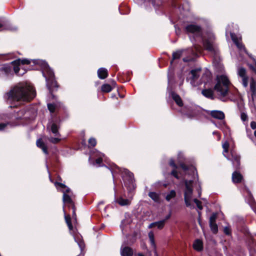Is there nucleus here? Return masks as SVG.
<instances>
[{
	"mask_svg": "<svg viewBox=\"0 0 256 256\" xmlns=\"http://www.w3.org/2000/svg\"><path fill=\"white\" fill-rule=\"evenodd\" d=\"M36 146L38 147L41 148L43 152L46 154H48V152L47 150V147L46 144L42 142L41 138L38 139L36 141Z\"/></svg>",
	"mask_w": 256,
	"mask_h": 256,
	"instance_id": "obj_24",
	"label": "nucleus"
},
{
	"mask_svg": "<svg viewBox=\"0 0 256 256\" xmlns=\"http://www.w3.org/2000/svg\"><path fill=\"white\" fill-rule=\"evenodd\" d=\"M240 118H241L242 120L244 122L248 120V116L244 112L241 113Z\"/></svg>",
	"mask_w": 256,
	"mask_h": 256,
	"instance_id": "obj_43",
	"label": "nucleus"
},
{
	"mask_svg": "<svg viewBox=\"0 0 256 256\" xmlns=\"http://www.w3.org/2000/svg\"><path fill=\"white\" fill-rule=\"evenodd\" d=\"M148 196L156 202H158L160 200L159 195L155 192H150Z\"/></svg>",
	"mask_w": 256,
	"mask_h": 256,
	"instance_id": "obj_32",
	"label": "nucleus"
},
{
	"mask_svg": "<svg viewBox=\"0 0 256 256\" xmlns=\"http://www.w3.org/2000/svg\"><path fill=\"white\" fill-rule=\"evenodd\" d=\"M56 186L57 188H61V191L62 192V190H66V188H68L66 185L62 183L56 182L54 184Z\"/></svg>",
	"mask_w": 256,
	"mask_h": 256,
	"instance_id": "obj_39",
	"label": "nucleus"
},
{
	"mask_svg": "<svg viewBox=\"0 0 256 256\" xmlns=\"http://www.w3.org/2000/svg\"><path fill=\"white\" fill-rule=\"evenodd\" d=\"M213 134H218V139L220 140V136L218 134V132H213Z\"/></svg>",
	"mask_w": 256,
	"mask_h": 256,
	"instance_id": "obj_55",
	"label": "nucleus"
},
{
	"mask_svg": "<svg viewBox=\"0 0 256 256\" xmlns=\"http://www.w3.org/2000/svg\"><path fill=\"white\" fill-rule=\"evenodd\" d=\"M171 174H172L173 176H174L176 178H178V173L176 170H173L171 172Z\"/></svg>",
	"mask_w": 256,
	"mask_h": 256,
	"instance_id": "obj_47",
	"label": "nucleus"
},
{
	"mask_svg": "<svg viewBox=\"0 0 256 256\" xmlns=\"http://www.w3.org/2000/svg\"><path fill=\"white\" fill-rule=\"evenodd\" d=\"M148 238L150 242V244L154 250V256H158L157 252L156 251V244L154 242V232L150 231L148 233Z\"/></svg>",
	"mask_w": 256,
	"mask_h": 256,
	"instance_id": "obj_20",
	"label": "nucleus"
},
{
	"mask_svg": "<svg viewBox=\"0 0 256 256\" xmlns=\"http://www.w3.org/2000/svg\"><path fill=\"white\" fill-rule=\"evenodd\" d=\"M138 256H144V255L141 253H138Z\"/></svg>",
	"mask_w": 256,
	"mask_h": 256,
	"instance_id": "obj_58",
	"label": "nucleus"
},
{
	"mask_svg": "<svg viewBox=\"0 0 256 256\" xmlns=\"http://www.w3.org/2000/svg\"><path fill=\"white\" fill-rule=\"evenodd\" d=\"M186 50H181L174 52L172 54V60L170 62V64H172L174 60L180 58L182 54L186 52Z\"/></svg>",
	"mask_w": 256,
	"mask_h": 256,
	"instance_id": "obj_27",
	"label": "nucleus"
},
{
	"mask_svg": "<svg viewBox=\"0 0 256 256\" xmlns=\"http://www.w3.org/2000/svg\"><path fill=\"white\" fill-rule=\"evenodd\" d=\"M4 29L8 30H16V28L14 26H9L8 27L4 28Z\"/></svg>",
	"mask_w": 256,
	"mask_h": 256,
	"instance_id": "obj_46",
	"label": "nucleus"
},
{
	"mask_svg": "<svg viewBox=\"0 0 256 256\" xmlns=\"http://www.w3.org/2000/svg\"><path fill=\"white\" fill-rule=\"evenodd\" d=\"M242 176L240 173L236 171L234 172L232 174V180L234 183L240 182L242 180Z\"/></svg>",
	"mask_w": 256,
	"mask_h": 256,
	"instance_id": "obj_23",
	"label": "nucleus"
},
{
	"mask_svg": "<svg viewBox=\"0 0 256 256\" xmlns=\"http://www.w3.org/2000/svg\"><path fill=\"white\" fill-rule=\"evenodd\" d=\"M170 217V214H169L168 216H166V218L164 220H166V221L167 220H168Z\"/></svg>",
	"mask_w": 256,
	"mask_h": 256,
	"instance_id": "obj_56",
	"label": "nucleus"
},
{
	"mask_svg": "<svg viewBox=\"0 0 256 256\" xmlns=\"http://www.w3.org/2000/svg\"><path fill=\"white\" fill-rule=\"evenodd\" d=\"M201 195V191L198 192V196H200Z\"/></svg>",
	"mask_w": 256,
	"mask_h": 256,
	"instance_id": "obj_59",
	"label": "nucleus"
},
{
	"mask_svg": "<svg viewBox=\"0 0 256 256\" xmlns=\"http://www.w3.org/2000/svg\"><path fill=\"white\" fill-rule=\"evenodd\" d=\"M34 64H40L42 63V67L44 69L43 72V76L45 77L46 81V86L49 89L50 92H52V88H58V84L54 79V72L49 67L47 63L44 62H40L38 60H32Z\"/></svg>",
	"mask_w": 256,
	"mask_h": 256,
	"instance_id": "obj_4",
	"label": "nucleus"
},
{
	"mask_svg": "<svg viewBox=\"0 0 256 256\" xmlns=\"http://www.w3.org/2000/svg\"><path fill=\"white\" fill-rule=\"evenodd\" d=\"M63 192V202L65 204L68 206H74V204L72 200V194L69 188H67L66 190H62Z\"/></svg>",
	"mask_w": 256,
	"mask_h": 256,
	"instance_id": "obj_12",
	"label": "nucleus"
},
{
	"mask_svg": "<svg viewBox=\"0 0 256 256\" xmlns=\"http://www.w3.org/2000/svg\"><path fill=\"white\" fill-rule=\"evenodd\" d=\"M88 142L89 144L92 146H94L96 144V140L92 138L89 139Z\"/></svg>",
	"mask_w": 256,
	"mask_h": 256,
	"instance_id": "obj_42",
	"label": "nucleus"
},
{
	"mask_svg": "<svg viewBox=\"0 0 256 256\" xmlns=\"http://www.w3.org/2000/svg\"><path fill=\"white\" fill-rule=\"evenodd\" d=\"M98 156H99V158H98L97 159H96L95 164H96L97 166H101L100 164L102 162V157H104V154L100 153L98 155Z\"/></svg>",
	"mask_w": 256,
	"mask_h": 256,
	"instance_id": "obj_35",
	"label": "nucleus"
},
{
	"mask_svg": "<svg viewBox=\"0 0 256 256\" xmlns=\"http://www.w3.org/2000/svg\"><path fill=\"white\" fill-rule=\"evenodd\" d=\"M12 75V66L4 64L0 68V78L6 79Z\"/></svg>",
	"mask_w": 256,
	"mask_h": 256,
	"instance_id": "obj_11",
	"label": "nucleus"
},
{
	"mask_svg": "<svg viewBox=\"0 0 256 256\" xmlns=\"http://www.w3.org/2000/svg\"><path fill=\"white\" fill-rule=\"evenodd\" d=\"M112 90V86L109 84H104L102 86V90L103 92H109Z\"/></svg>",
	"mask_w": 256,
	"mask_h": 256,
	"instance_id": "obj_33",
	"label": "nucleus"
},
{
	"mask_svg": "<svg viewBox=\"0 0 256 256\" xmlns=\"http://www.w3.org/2000/svg\"><path fill=\"white\" fill-rule=\"evenodd\" d=\"M202 94L206 98L214 99V92L213 90L210 88H206L202 90Z\"/></svg>",
	"mask_w": 256,
	"mask_h": 256,
	"instance_id": "obj_25",
	"label": "nucleus"
},
{
	"mask_svg": "<svg viewBox=\"0 0 256 256\" xmlns=\"http://www.w3.org/2000/svg\"><path fill=\"white\" fill-rule=\"evenodd\" d=\"M16 106V105L10 106V107H12V106L14 107V106Z\"/></svg>",
	"mask_w": 256,
	"mask_h": 256,
	"instance_id": "obj_62",
	"label": "nucleus"
},
{
	"mask_svg": "<svg viewBox=\"0 0 256 256\" xmlns=\"http://www.w3.org/2000/svg\"><path fill=\"white\" fill-rule=\"evenodd\" d=\"M170 164L174 168H176V164H175L173 160H170Z\"/></svg>",
	"mask_w": 256,
	"mask_h": 256,
	"instance_id": "obj_49",
	"label": "nucleus"
},
{
	"mask_svg": "<svg viewBox=\"0 0 256 256\" xmlns=\"http://www.w3.org/2000/svg\"><path fill=\"white\" fill-rule=\"evenodd\" d=\"M7 124H0V130H4Z\"/></svg>",
	"mask_w": 256,
	"mask_h": 256,
	"instance_id": "obj_50",
	"label": "nucleus"
},
{
	"mask_svg": "<svg viewBox=\"0 0 256 256\" xmlns=\"http://www.w3.org/2000/svg\"><path fill=\"white\" fill-rule=\"evenodd\" d=\"M75 242L78 244L81 252H83L85 248V244L81 235L76 234L74 236Z\"/></svg>",
	"mask_w": 256,
	"mask_h": 256,
	"instance_id": "obj_16",
	"label": "nucleus"
},
{
	"mask_svg": "<svg viewBox=\"0 0 256 256\" xmlns=\"http://www.w3.org/2000/svg\"><path fill=\"white\" fill-rule=\"evenodd\" d=\"M180 166L185 172L188 170V172H190L191 173H193L194 174L195 172H196V177H198V174H197V172H196V169L195 168H194L192 166L188 168L184 164H181Z\"/></svg>",
	"mask_w": 256,
	"mask_h": 256,
	"instance_id": "obj_29",
	"label": "nucleus"
},
{
	"mask_svg": "<svg viewBox=\"0 0 256 256\" xmlns=\"http://www.w3.org/2000/svg\"><path fill=\"white\" fill-rule=\"evenodd\" d=\"M122 256H132L133 254L132 250L128 246L122 247L120 249Z\"/></svg>",
	"mask_w": 256,
	"mask_h": 256,
	"instance_id": "obj_19",
	"label": "nucleus"
},
{
	"mask_svg": "<svg viewBox=\"0 0 256 256\" xmlns=\"http://www.w3.org/2000/svg\"><path fill=\"white\" fill-rule=\"evenodd\" d=\"M254 134L255 136L256 137V130L254 132Z\"/></svg>",
	"mask_w": 256,
	"mask_h": 256,
	"instance_id": "obj_61",
	"label": "nucleus"
},
{
	"mask_svg": "<svg viewBox=\"0 0 256 256\" xmlns=\"http://www.w3.org/2000/svg\"><path fill=\"white\" fill-rule=\"evenodd\" d=\"M194 48L195 49V51L193 50H190L192 52V54L194 57H196L198 56V54H200L202 51V48L200 46H198L196 44L194 45Z\"/></svg>",
	"mask_w": 256,
	"mask_h": 256,
	"instance_id": "obj_30",
	"label": "nucleus"
},
{
	"mask_svg": "<svg viewBox=\"0 0 256 256\" xmlns=\"http://www.w3.org/2000/svg\"><path fill=\"white\" fill-rule=\"evenodd\" d=\"M138 4H142L145 2H151L154 6H156L155 2L154 0H134Z\"/></svg>",
	"mask_w": 256,
	"mask_h": 256,
	"instance_id": "obj_37",
	"label": "nucleus"
},
{
	"mask_svg": "<svg viewBox=\"0 0 256 256\" xmlns=\"http://www.w3.org/2000/svg\"><path fill=\"white\" fill-rule=\"evenodd\" d=\"M52 94V96L53 98H54V96L52 94Z\"/></svg>",
	"mask_w": 256,
	"mask_h": 256,
	"instance_id": "obj_63",
	"label": "nucleus"
},
{
	"mask_svg": "<svg viewBox=\"0 0 256 256\" xmlns=\"http://www.w3.org/2000/svg\"><path fill=\"white\" fill-rule=\"evenodd\" d=\"M65 220L70 230H72V226L71 222V218L70 216L65 215Z\"/></svg>",
	"mask_w": 256,
	"mask_h": 256,
	"instance_id": "obj_36",
	"label": "nucleus"
},
{
	"mask_svg": "<svg viewBox=\"0 0 256 256\" xmlns=\"http://www.w3.org/2000/svg\"><path fill=\"white\" fill-rule=\"evenodd\" d=\"M210 229L214 233L216 234L218 231V228L216 222L210 224Z\"/></svg>",
	"mask_w": 256,
	"mask_h": 256,
	"instance_id": "obj_40",
	"label": "nucleus"
},
{
	"mask_svg": "<svg viewBox=\"0 0 256 256\" xmlns=\"http://www.w3.org/2000/svg\"><path fill=\"white\" fill-rule=\"evenodd\" d=\"M250 91L252 98L254 100V98L256 97V82L253 78L250 80Z\"/></svg>",
	"mask_w": 256,
	"mask_h": 256,
	"instance_id": "obj_18",
	"label": "nucleus"
},
{
	"mask_svg": "<svg viewBox=\"0 0 256 256\" xmlns=\"http://www.w3.org/2000/svg\"><path fill=\"white\" fill-rule=\"evenodd\" d=\"M176 196V192L174 190H171L168 193L166 196V200L169 202L171 199L174 198Z\"/></svg>",
	"mask_w": 256,
	"mask_h": 256,
	"instance_id": "obj_31",
	"label": "nucleus"
},
{
	"mask_svg": "<svg viewBox=\"0 0 256 256\" xmlns=\"http://www.w3.org/2000/svg\"><path fill=\"white\" fill-rule=\"evenodd\" d=\"M60 102H56V103L48 104V108L50 112L51 113H53L58 109V107H60Z\"/></svg>",
	"mask_w": 256,
	"mask_h": 256,
	"instance_id": "obj_26",
	"label": "nucleus"
},
{
	"mask_svg": "<svg viewBox=\"0 0 256 256\" xmlns=\"http://www.w3.org/2000/svg\"><path fill=\"white\" fill-rule=\"evenodd\" d=\"M224 232L226 235H230L231 233V230L228 226H226L224 228Z\"/></svg>",
	"mask_w": 256,
	"mask_h": 256,
	"instance_id": "obj_45",
	"label": "nucleus"
},
{
	"mask_svg": "<svg viewBox=\"0 0 256 256\" xmlns=\"http://www.w3.org/2000/svg\"><path fill=\"white\" fill-rule=\"evenodd\" d=\"M250 67L256 72V62L255 63V67L252 66H250Z\"/></svg>",
	"mask_w": 256,
	"mask_h": 256,
	"instance_id": "obj_54",
	"label": "nucleus"
},
{
	"mask_svg": "<svg viewBox=\"0 0 256 256\" xmlns=\"http://www.w3.org/2000/svg\"><path fill=\"white\" fill-rule=\"evenodd\" d=\"M154 222L151 223L148 226L149 228H152L154 226Z\"/></svg>",
	"mask_w": 256,
	"mask_h": 256,
	"instance_id": "obj_52",
	"label": "nucleus"
},
{
	"mask_svg": "<svg viewBox=\"0 0 256 256\" xmlns=\"http://www.w3.org/2000/svg\"><path fill=\"white\" fill-rule=\"evenodd\" d=\"M185 30L188 34H192L196 41L202 40L204 48L212 53L216 54L218 50L214 45L215 37L211 32L203 34L201 28L196 24H188L185 27Z\"/></svg>",
	"mask_w": 256,
	"mask_h": 256,
	"instance_id": "obj_2",
	"label": "nucleus"
},
{
	"mask_svg": "<svg viewBox=\"0 0 256 256\" xmlns=\"http://www.w3.org/2000/svg\"><path fill=\"white\" fill-rule=\"evenodd\" d=\"M36 92L32 86L20 83L14 86L5 95L6 98L10 103L14 102L30 101L34 98Z\"/></svg>",
	"mask_w": 256,
	"mask_h": 256,
	"instance_id": "obj_1",
	"label": "nucleus"
},
{
	"mask_svg": "<svg viewBox=\"0 0 256 256\" xmlns=\"http://www.w3.org/2000/svg\"><path fill=\"white\" fill-rule=\"evenodd\" d=\"M228 30H226V34H228Z\"/></svg>",
	"mask_w": 256,
	"mask_h": 256,
	"instance_id": "obj_64",
	"label": "nucleus"
},
{
	"mask_svg": "<svg viewBox=\"0 0 256 256\" xmlns=\"http://www.w3.org/2000/svg\"><path fill=\"white\" fill-rule=\"evenodd\" d=\"M59 128V125L54 122H50L48 126V130L54 136V137L50 136L48 138V140L52 144H58L61 141V135L58 132Z\"/></svg>",
	"mask_w": 256,
	"mask_h": 256,
	"instance_id": "obj_6",
	"label": "nucleus"
},
{
	"mask_svg": "<svg viewBox=\"0 0 256 256\" xmlns=\"http://www.w3.org/2000/svg\"><path fill=\"white\" fill-rule=\"evenodd\" d=\"M32 111L27 108H24L17 112V116H16V118H24L28 119L30 117Z\"/></svg>",
	"mask_w": 256,
	"mask_h": 256,
	"instance_id": "obj_14",
	"label": "nucleus"
},
{
	"mask_svg": "<svg viewBox=\"0 0 256 256\" xmlns=\"http://www.w3.org/2000/svg\"><path fill=\"white\" fill-rule=\"evenodd\" d=\"M165 222L166 220H163L158 222H154V226H156L158 228L161 230L164 228L165 224Z\"/></svg>",
	"mask_w": 256,
	"mask_h": 256,
	"instance_id": "obj_34",
	"label": "nucleus"
},
{
	"mask_svg": "<svg viewBox=\"0 0 256 256\" xmlns=\"http://www.w3.org/2000/svg\"><path fill=\"white\" fill-rule=\"evenodd\" d=\"M229 147V144L226 142L222 144V148H224L223 154L228 160H231L233 166L236 169L240 168V156L234 152H231V158L227 157L225 153L228 152Z\"/></svg>",
	"mask_w": 256,
	"mask_h": 256,
	"instance_id": "obj_7",
	"label": "nucleus"
},
{
	"mask_svg": "<svg viewBox=\"0 0 256 256\" xmlns=\"http://www.w3.org/2000/svg\"><path fill=\"white\" fill-rule=\"evenodd\" d=\"M192 180L185 181L186 189L184 192V200L186 205L191 209L194 208V206L191 204L193 192L192 188Z\"/></svg>",
	"mask_w": 256,
	"mask_h": 256,
	"instance_id": "obj_8",
	"label": "nucleus"
},
{
	"mask_svg": "<svg viewBox=\"0 0 256 256\" xmlns=\"http://www.w3.org/2000/svg\"><path fill=\"white\" fill-rule=\"evenodd\" d=\"M216 214H213L210 218V224L216 222Z\"/></svg>",
	"mask_w": 256,
	"mask_h": 256,
	"instance_id": "obj_44",
	"label": "nucleus"
},
{
	"mask_svg": "<svg viewBox=\"0 0 256 256\" xmlns=\"http://www.w3.org/2000/svg\"><path fill=\"white\" fill-rule=\"evenodd\" d=\"M230 82L228 78L224 74L217 76L216 83L214 87L219 98L222 99L228 94Z\"/></svg>",
	"mask_w": 256,
	"mask_h": 256,
	"instance_id": "obj_3",
	"label": "nucleus"
},
{
	"mask_svg": "<svg viewBox=\"0 0 256 256\" xmlns=\"http://www.w3.org/2000/svg\"><path fill=\"white\" fill-rule=\"evenodd\" d=\"M230 33L232 40L236 44L238 48L240 50H244L245 52H246V50L244 48V46L240 42L241 38H238L237 36L233 32H230Z\"/></svg>",
	"mask_w": 256,
	"mask_h": 256,
	"instance_id": "obj_15",
	"label": "nucleus"
},
{
	"mask_svg": "<svg viewBox=\"0 0 256 256\" xmlns=\"http://www.w3.org/2000/svg\"><path fill=\"white\" fill-rule=\"evenodd\" d=\"M73 210V216H76L75 208L74 206H71Z\"/></svg>",
	"mask_w": 256,
	"mask_h": 256,
	"instance_id": "obj_53",
	"label": "nucleus"
},
{
	"mask_svg": "<svg viewBox=\"0 0 256 256\" xmlns=\"http://www.w3.org/2000/svg\"><path fill=\"white\" fill-rule=\"evenodd\" d=\"M98 76L100 79H104L107 78L108 76V70L104 68H99L98 70Z\"/></svg>",
	"mask_w": 256,
	"mask_h": 256,
	"instance_id": "obj_22",
	"label": "nucleus"
},
{
	"mask_svg": "<svg viewBox=\"0 0 256 256\" xmlns=\"http://www.w3.org/2000/svg\"><path fill=\"white\" fill-rule=\"evenodd\" d=\"M193 248L198 252L202 251L203 250V243L202 240L200 239L195 240L193 244Z\"/></svg>",
	"mask_w": 256,
	"mask_h": 256,
	"instance_id": "obj_21",
	"label": "nucleus"
},
{
	"mask_svg": "<svg viewBox=\"0 0 256 256\" xmlns=\"http://www.w3.org/2000/svg\"><path fill=\"white\" fill-rule=\"evenodd\" d=\"M238 74L242 78V82L244 88H247L248 86V76L246 75V70L244 68H240L238 70Z\"/></svg>",
	"mask_w": 256,
	"mask_h": 256,
	"instance_id": "obj_13",
	"label": "nucleus"
},
{
	"mask_svg": "<svg viewBox=\"0 0 256 256\" xmlns=\"http://www.w3.org/2000/svg\"><path fill=\"white\" fill-rule=\"evenodd\" d=\"M194 203L196 204L198 208L200 210H202V202L200 201L199 200H198V199L196 198H194Z\"/></svg>",
	"mask_w": 256,
	"mask_h": 256,
	"instance_id": "obj_41",
	"label": "nucleus"
},
{
	"mask_svg": "<svg viewBox=\"0 0 256 256\" xmlns=\"http://www.w3.org/2000/svg\"><path fill=\"white\" fill-rule=\"evenodd\" d=\"M250 127L252 129L255 130L256 128V122L254 121L250 122Z\"/></svg>",
	"mask_w": 256,
	"mask_h": 256,
	"instance_id": "obj_48",
	"label": "nucleus"
},
{
	"mask_svg": "<svg viewBox=\"0 0 256 256\" xmlns=\"http://www.w3.org/2000/svg\"><path fill=\"white\" fill-rule=\"evenodd\" d=\"M3 25L0 23V28H2Z\"/></svg>",
	"mask_w": 256,
	"mask_h": 256,
	"instance_id": "obj_60",
	"label": "nucleus"
},
{
	"mask_svg": "<svg viewBox=\"0 0 256 256\" xmlns=\"http://www.w3.org/2000/svg\"><path fill=\"white\" fill-rule=\"evenodd\" d=\"M210 116L214 118L222 120L224 118V113L220 110H212L210 112Z\"/></svg>",
	"mask_w": 256,
	"mask_h": 256,
	"instance_id": "obj_17",
	"label": "nucleus"
},
{
	"mask_svg": "<svg viewBox=\"0 0 256 256\" xmlns=\"http://www.w3.org/2000/svg\"><path fill=\"white\" fill-rule=\"evenodd\" d=\"M114 168H118L120 171H122V174L126 186L127 185L126 180H128L129 182V186H132L134 187V174L131 172L124 168L122 170L114 164Z\"/></svg>",
	"mask_w": 256,
	"mask_h": 256,
	"instance_id": "obj_10",
	"label": "nucleus"
},
{
	"mask_svg": "<svg viewBox=\"0 0 256 256\" xmlns=\"http://www.w3.org/2000/svg\"><path fill=\"white\" fill-rule=\"evenodd\" d=\"M193 59H194V58H183V61L184 62H187L192 60Z\"/></svg>",
	"mask_w": 256,
	"mask_h": 256,
	"instance_id": "obj_51",
	"label": "nucleus"
},
{
	"mask_svg": "<svg viewBox=\"0 0 256 256\" xmlns=\"http://www.w3.org/2000/svg\"><path fill=\"white\" fill-rule=\"evenodd\" d=\"M116 82L114 80H112V86H114L116 85Z\"/></svg>",
	"mask_w": 256,
	"mask_h": 256,
	"instance_id": "obj_57",
	"label": "nucleus"
},
{
	"mask_svg": "<svg viewBox=\"0 0 256 256\" xmlns=\"http://www.w3.org/2000/svg\"><path fill=\"white\" fill-rule=\"evenodd\" d=\"M200 72L201 69L200 68L192 70L190 71L191 76L189 78V80H190V83L192 86H196L198 84L202 83L206 84L212 81V76L210 72H206L203 74L200 79V82L198 84L196 81L200 76Z\"/></svg>",
	"mask_w": 256,
	"mask_h": 256,
	"instance_id": "obj_5",
	"label": "nucleus"
},
{
	"mask_svg": "<svg viewBox=\"0 0 256 256\" xmlns=\"http://www.w3.org/2000/svg\"><path fill=\"white\" fill-rule=\"evenodd\" d=\"M172 96L178 106H181L183 105L182 100L178 94L172 92Z\"/></svg>",
	"mask_w": 256,
	"mask_h": 256,
	"instance_id": "obj_28",
	"label": "nucleus"
},
{
	"mask_svg": "<svg viewBox=\"0 0 256 256\" xmlns=\"http://www.w3.org/2000/svg\"><path fill=\"white\" fill-rule=\"evenodd\" d=\"M30 62L31 60H30L26 58L20 60L18 58L16 60L12 62V64L14 65L13 70L15 74L18 76H22L24 74L26 73V70L22 67L20 68V64H30Z\"/></svg>",
	"mask_w": 256,
	"mask_h": 256,
	"instance_id": "obj_9",
	"label": "nucleus"
},
{
	"mask_svg": "<svg viewBox=\"0 0 256 256\" xmlns=\"http://www.w3.org/2000/svg\"><path fill=\"white\" fill-rule=\"evenodd\" d=\"M118 203L119 204L122 206H126L129 204L130 201L128 199H124L121 198L118 200Z\"/></svg>",
	"mask_w": 256,
	"mask_h": 256,
	"instance_id": "obj_38",
	"label": "nucleus"
}]
</instances>
